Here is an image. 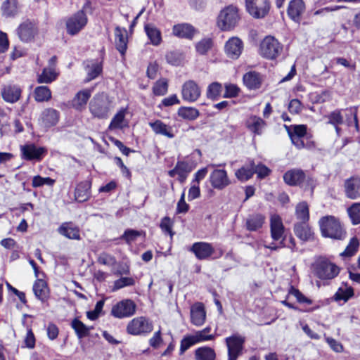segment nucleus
<instances>
[{
  "label": "nucleus",
  "instance_id": "54",
  "mask_svg": "<svg viewBox=\"0 0 360 360\" xmlns=\"http://www.w3.org/2000/svg\"><path fill=\"white\" fill-rule=\"evenodd\" d=\"M56 181L50 177H42L39 175L34 176L32 179V186L34 188L41 187L44 185L53 186Z\"/></svg>",
  "mask_w": 360,
  "mask_h": 360
},
{
  "label": "nucleus",
  "instance_id": "17",
  "mask_svg": "<svg viewBox=\"0 0 360 360\" xmlns=\"http://www.w3.org/2000/svg\"><path fill=\"white\" fill-rule=\"evenodd\" d=\"M1 94L4 101L15 103L20 100L22 89L18 85L8 84L2 88Z\"/></svg>",
  "mask_w": 360,
  "mask_h": 360
},
{
  "label": "nucleus",
  "instance_id": "39",
  "mask_svg": "<svg viewBox=\"0 0 360 360\" xmlns=\"http://www.w3.org/2000/svg\"><path fill=\"white\" fill-rule=\"evenodd\" d=\"M195 360H215L216 353L210 347H200L197 348L194 352Z\"/></svg>",
  "mask_w": 360,
  "mask_h": 360
},
{
  "label": "nucleus",
  "instance_id": "37",
  "mask_svg": "<svg viewBox=\"0 0 360 360\" xmlns=\"http://www.w3.org/2000/svg\"><path fill=\"white\" fill-rule=\"evenodd\" d=\"M71 327L74 329L79 339L88 337L89 335L90 330L93 328L92 327L86 326L78 319H74L72 321Z\"/></svg>",
  "mask_w": 360,
  "mask_h": 360
},
{
  "label": "nucleus",
  "instance_id": "12",
  "mask_svg": "<svg viewBox=\"0 0 360 360\" xmlns=\"http://www.w3.org/2000/svg\"><path fill=\"white\" fill-rule=\"evenodd\" d=\"M87 23V17L84 11H79L71 16L66 22L68 33L70 35L77 34Z\"/></svg>",
  "mask_w": 360,
  "mask_h": 360
},
{
  "label": "nucleus",
  "instance_id": "53",
  "mask_svg": "<svg viewBox=\"0 0 360 360\" xmlns=\"http://www.w3.org/2000/svg\"><path fill=\"white\" fill-rule=\"evenodd\" d=\"M222 90V86L219 82H213L210 84L207 90V96L209 98L215 100L220 96Z\"/></svg>",
  "mask_w": 360,
  "mask_h": 360
},
{
  "label": "nucleus",
  "instance_id": "21",
  "mask_svg": "<svg viewBox=\"0 0 360 360\" xmlns=\"http://www.w3.org/2000/svg\"><path fill=\"white\" fill-rule=\"evenodd\" d=\"M224 49L228 57L237 59L242 53L243 44L239 38L232 37L226 41Z\"/></svg>",
  "mask_w": 360,
  "mask_h": 360
},
{
  "label": "nucleus",
  "instance_id": "27",
  "mask_svg": "<svg viewBox=\"0 0 360 360\" xmlns=\"http://www.w3.org/2000/svg\"><path fill=\"white\" fill-rule=\"evenodd\" d=\"M304 10L305 5L302 0H292L289 3L287 13L293 21L299 22Z\"/></svg>",
  "mask_w": 360,
  "mask_h": 360
},
{
  "label": "nucleus",
  "instance_id": "8",
  "mask_svg": "<svg viewBox=\"0 0 360 360\" xmlns=\"http://www.w3.org/2000/svg\"><path fill=\"white\" fill-rule=\"evenodd\" d=\"M248 12L255 18H263L269 12V0H245Z\"/></svg>",
  "mask_w": 360,
  "mask_h": 360
},
{
  "label": "nucleus",
  "instance_id": "9",
  "mask_svg": "<svg viewBox=\"0 0 360 360\" xmlns=\"http://www.w3.org/2000/svg\"><path fill=\"white\" fill-rule=\"evenodd\" d=\"M20 155L22 160L27 161H41L47 153L44 147H38L34 143L20 146Z\"/></svg>",
  "mask_w": 360,
  "mask_h": 360
},
{
  "label": "nucleus",
  "instance_id": "61",
  "mask_svg": "<svg viewBox=\"0 0 360 360\" xmlns=\"http://www.w3.org/2000/svg\"><path fill=\"white\" fill-rule=\"evenodd\" d=\"M124 116V110H120V112H118L112 119L111 122L110 124V128L122 129Z\"/></svg>",
  "mask_w": 360,
  "mask_h": 360
},
{
  "label": "nucleus",
  "instance_id": "5",
  "mask_svg": "<svg viewBox=\"0 0 360 360\" xmlns=\"http://www.w3.org/2000/svg\"><path fill=\"white\" fill-rule=\"evenodd\" d=\"M153 329V325L145 316H139L131 320L127 326L126 330L128 334L132 335H142L150 333Z\"/></svg>",
  "mask_w": 360,
  "mask_h": 360
},
{
  "label": "nucleus",
  "instance_id": "46",
  "mask_svg": "<svg viewBox=\"0 0 360 360\" xmlns=\"http://www.w3.org/2000/svg\"><path fill=\"white\" fill-rule=\"evenodd\" d=\"M295 214L297 219L300 222H307L309 219V211L308 205L305 202H302L297 204L295 209Z\"/></svg>",
  "mask_w": 360,
  "mask_h": 360
},
{
  "label": "nucleus",
  "instance_id": "23",
  "mask_svg": "<svg viewBox=\"0 0 360 360\" xmlns=\"http://www.w3.org/2000/svg\"><path fill=\"white\" fill-rule=\"evenodd\" d=\"M84 69L86 72V78L85 82H90L98 77L103 71V65L101 61L98 60H90L84 62Z\"/></svg>",
  "mask_w": 360,
  "mask_h": 360
},
{
  "label": "nucleus",
  "instance_id": "41",
  "mask_svg": "<svg viewBox=\"0 0 360 360\" xmlns=\"http://www.w3.org/2000/svg\"><path fill=\"white\" fill-rule=\"evenodd\" d=\"M265 217L260 214H257L250 216L246 220V228L250 231H255L262 228L264 223Z\"/></svg>",
  "mask_w": 360,
  "mask_h": 360
},
{
  "label": "nucleus",
  "instance_id": "10",
  "mask_svg": "<svg viewBox=\"0 0 360 360\" xmlns=\"http://www.w3.org/2000/svg\"><path fill=\"white\" fill-rule=\"evenodd\" d=\"M89 108L94 117L106 119L109 116V104L100 96H94L90 101Z\"/></svg>",
  "mask_w": 360,
  "mask_h": 360
},
{
  "label": "nucleus",
  "instance_id": "6",
  "mask_svg": "<svg viewBox=\"0 0 360 360\" xmlns=\"http://www.w3.org/2000/svg\"><path fill=\"white\" fill-rule=\"evenodd\" d=\"M136 304L130 299L122 300L112 306L111 315L115 318L124 319L135 314Z\"/></svg>",
  "mask_w": 360,
  "mask_h": 360
},
{
  "label": "nucleus",
  "instance_id": "35",
  "mask_svg": "<svg viewBox=\"0 0 360 360\" xmlns=\"http://www.w3.org/2000/svg\"><path fill=\"white\" fill-rule=\"evenodd\" d=\"M2 14L6 18H13L18 13V0H6L1 7Z\"/></svg>",
  "mask_w": 360,
  "mask_h": 360
},
{
  "label": "nucleus",
  "instance_id": "28",
  "mask_svg": "<svg viewBox=\"0 0 360 360\" xmlns=\"http://www.w3.org/2000/svg\"><path fill=\"white\" fill-rule=\"evenodd\" d=\"M245 86L250 90L258 89L262 83V76L255 71H250L245 73L243 77Z\"/></svg>",
  "mask_w": 360,
  "mask_h": 360
},
{
  "label": "nucleus",
  "instance_id": "58",
  "mask_svg": "<svg viewBox=\"0 0 360 360\" xmlns=\"http://www.w3.org/2000/svg\"><path fill=\"white\" fill-rule=\"evenodd\" d=\"M141 235V232L134 230L127 229L124 233L120 236V239H123L126 243L130 245L132 242L135 241L138 237Z\"/></svg>",
  "mask_w": 360,
  "mask_h": 360
},
{
  "label": "nucleus",
  "instance_id": "62",
  "mask_svg": "<svg viewBox=\"0 0 360 360\" xmlns=\"http://www.w3.org/2000/svg\"><path fill=\"white\" fill-rule=\"evenodd\" d=\"M240 89L233 84H226L225 85L224 98H233L238 95Z\"/></svg>",
  "mask_w": 360,
  "mask_h": 360
},
{
  "label": "nucleus",
  "instance_id": "3",
  "mask_svg": "<svg viewBox=\"0 0 360 360\" xmlns=\"http://www.w3.org/2000/svg\"><path fill=\"white\" fill-rule=\"evenodd\" d=\"M283 46L274 37H266L260 44V55L269 60H274L283 52Z\"/></svg>",
  "mask_w": 360,
  "mask_h": 360
},
{
  "label": "nucleus",
  "instance_id": "34",
  "mask_svg": "<svg viewBox=\"0 0 360 360\" xmlns=\"http://www.w3.org/2000/svg\"><path fill=\"white\" fill-rule=\"evenodd\" d=\"M145 32L150 42L153 46H159L162 42V34L159 29H158L153 24H146L144 27Z\"/></svg>",
  "mask_w": 360,
  "mask_h": 360
},
{
  "label": "nucleus",
  "instance_id": "1",
  "mask_svg": "<svg viewBox=\"0 0 360 360\" xmlns=\"http://www.w3.org/2000/svg\"><path fill=\"white\" fill-rule=\"evenodd\" d=\"M319 226L324 237L343 240L346 236V231L340 221L333 216L321 217L319 220Z\"/></svg>",
  "mask_w": 360,
  "mask_h": 360
},
{
  "label": "nucleus",
  "instance_id": "48",
  "mask_svg": "<svg viewBox=\"0 0 360 360\" xmlns=\"http://www.w3.org/2000/svg\"><path fill=\"white\" fill-rule=\"evenodd\" d=\"M354 295V290L352 287L340 288L334 295L335 301L343 300L347 302Z\"/></svg>",
  "mask_w": 360,
  "mask_h": 360
},
{
  "label": "nucleus",
  "instance_id": "52",
  "mask_svg": "<svg viewBox=\"0 0 360 360\" xmlns=\"http://www.w3.org/2000/svg\"><path fill=\"white\" fill-rule=\"evenodd\" d=\"M342 110L340 109H337L330 114H328L326 117L328 119V124L332 125H340L344 122V117L342 115Z\"/></svg>",
  "mask_w": 360,
  "mask_h": 360
},
{
  "label": "nucleus",
  "instance_id": "44",
  "mask_svg": "<svg viewBox=\"0 0 360 360\" xmlns=\"http://www.w3.org/2000/svg\"><path fill=\"white\" fill-rule=\"evenodd\" d=\"M34 96L37 102H45L51 99V91L48 86H40L35 88Z\"/></svg>",
  "mask_w": 360,
  "mask_h": 360
},
{
  "label": "nucleus",
  "instance_id": "11",
  "mask_svg": "<svg viewBox=\"0 0 360 360\" xmlns=\"http://www.w3.org/2000/svg\"><path fill=\"white\" fill-rule=\"evenodd\" d=\"M38 32L36 23L30 20H26L19 25L16 29V34L22 42L32 41Z\"/></svg>",
  "mask_w": 360,
  "mask_h": 360
},
{
  "label": "nucleus",
  "instance_id": "63",
  "mask_svg": "<svg viewBox=\"0 0 360 360\" xmlns=\"http://www.w3.org/2000/svg\"><path fill=\"white\" fill-rule=\"evenodd\" d=\"M160 228L163 232L169 233L171 237L174 235V232L172 230V222L169 217H165L162 219Z\"/></svg>",
  "mask_w": 360,
  "mask_h": 360
},
{
  "label": "nucleus",
  "instance_id": "55",
  "mask_svg": "<svg viewBox=\"0 0 360 360\" xmlns=\"http://www.w3.org/2000/svg\"><path fill=\"white\" fill-rule=\"evenodd\" d=\"M196 344H198V342L193 334L184 336L181 341L180 354H183L191 347Z\"/></svg>",
  "mask_w": 360,
  "mask_h": 360
},
{
  "label": "nucleus",
  "instance_id": "64",
  "mask_svg": "<svg viewBox=\"0 0 360 360\" xmlns=\"http://www.w3.org/2000/svg\"><path fill=\"white\" fill-rule=\"evenodd\" d=\"M326 341L329 345L330 348L335 352H342L343 351L342 345L335 340V339L329 337L326 338Z\"/></svg>",
  "mask_w": 360,
  "mask_h": 360
},
{
  "label": "nucleus",
  "instance_id": "36",
  "mask_svg": "<svg viewBox=\"0 0 360 360\" xmlns=\"http://www.w3.org/2000/svg\"><path fill=\"white\" fill-rule=\"evenodd\" d=\"M33 291L36 297L41 301H45L48 297V287L42 279H37L33 285Z\"/></svg>",
  "mask_w": 360,
  "mask_h": 360
},
{
  "label": "nucleus",
  "instance_id": "43",
  "mask_svg": "<svg viewBox=\"0 0 360 360\" xmlns=\"http://www.w3.org/2000/svg\"><path fill=\"white\" fill-rule=\"evenodd\" d=\"M167 62L174 66L181 65L184 60V53L178 50L171 51L167 53L165 56Z\"/></svg>",
  "mask_w": 360,
  "mask_h": 360
},
{
  "label": "nucleus",
  "instance_id": "60",
  "mask_svg": "<svg viewBox=\"0 0 360 360\" xmlns=\"http://www.w3.org/2000/svg\"><path fill=\"white\" fill-rule=\"evenodd\" d=\"M254 174H257L259 179H264L271 173V170L264 165L259 163L256 165L254 162Z\"/></svg>",
  "mask_w": 360,
  "mask_h": 360
},
{
  "label": "nucleus",
  "instance_id": "15",
  "mask_svg": "<svg viewBox=\"0 0 360 360\" xmlns=\"http://www.w3.org/2000/svg\"><path fill=\"white\" fill-rule=\"evenodd\" d=\"M210 181L212 186L218 190H222L231 184L226 171L218 169L211 173Z\"/></svg>",
  "mask_w": 360,
  "mask_h": 360
},
{
  "label": "nucleus",
  "instance_id": "4",
  "mask_svg": "<svg viewBox=\"0 0 360 360\" xmlns=\"http://www.w3.org/2000/svg\"><path fill=\"white\" fill-rule=\"evenodd\" d=\"M239 19L237 7L230 5L220 12L217 19V25L221 30H229L237 25Z\"/></svg>",
  "mask_w": 360,
  "mask_h": 360
},
{
  "label": "nucleus",
  "instance_id": "14",
  "mask_svg": "<svg viewBox=\"0 0 360 360\" xmlns=\"http://www.w3.org/2000/svg\"><path fill=\"white\" fill-rule=\"evenodd\" d=\"M201 94L198 85L193 80L186 82L181 89V96L184 101L193 103L196 101Z\"/></svg>",
  "mask_w": 360,
  "mask_h": 360
},
{
  "label": "nucleus",
  "instance_id": "38",
  "mask_svg": "<svg viewBox=\"0 0 360 360\" xmlns=\"http://www.w3.org/2000/svg\"><path fill=\"white\" fill-rule=\"evenodd\" d=\"M295 234L302 240H308L311 235L312 232L310 227L307 224V222H300L295 224L294 226Z\"/></svg>",
  "mask_w": 360,
  "mask_h": 360
},
{
  "label": "nucleus",
  "instance_id": "29",
  "mask_svg": "<svg viewBox=\"0 0 360 360\" xmlns=\"http://www.w3.org/2000/svg\"><path fill=\"white\" fill-rule=\"evenodd\" d=\"M90 181H84L78 184L75 191V200L79 202L87 201L91 197Z\"/></svg>",
  "mask_w": 360,
  "mask_h": 360
},
{
  "label": "nucleus",
  "instance_id": "26",
  "mask_svg": "<svg viewBox=\"0 0 360 360\" xmlns=\"http://www.w3.org/2000/svg\"><path fill=\"white\" fill-rule=\"evenodd\" d=\"M305 173L299 169L286 172L283 175L284 181L290 186H300L305 180Z\"/></svg>",
  "mask_w": 360,
  "mask_h": 360
},
{
  "label": "nucleus",
  "instance_id": "20",
  "mask_svg": "<svg viewBox=\"0 0 360 360\" xmlns=\"http://www.w3.org/2000/svg\"><path fill=\"white\" fill-rule=\"evenodd\" d=\"M115 43L117 50L120 53L122 58H124L127 49V32L124 27L117 26L115 28Z\"/></svg>",
  "mask_w": 360,
  "mask_h": 360
},
{
  "label": "nucleus",
  "instance_id": "51",
  "mask_svg": "<svg viewBox=\"0 0 360 360\" xmlns=\"http://www.w3.org/2000/svg\"><path fill=\"white\" fill-rule=\"evenodd\" d=\"M359 247V241L356 238L354 237L350 240L349 243L346 247L345 251L340 254V255L342 257H350L356 252Z\"/></svg>",
  "mask_w": 360,
  "mask_h": 360
},
{
  "label": "nucleus",
  "instance_id": "24",
  "mask_svg": "<svg viewBox=\"0 0 360 360\" xmlns=\"http://www.w3.org/2000/svg\"><path fill=\"white\" fill-rule=\"evenodd\" d=\"M271 236L274 240H281L284 234V226L281 217L276 214H271L270 218Z\"/></svg>",
  "mask_w": 360,
  "mask_h": 360
},
{
  "label": "nucleus",
  "instance_id": "22",
  "mask_svg": "<svg viewBox=\"0 0 360 360\" xmlns=\"http://www.w3.org/2000/svg\"><path fill=\"white\" fill-rule=\"evenodd\" d=\"M245 125L254 136H256L262 134L266 123L260 117L252 115L245 120Z\"/></svg>",
  "mask_w": 360,
  "mask_h": 360
},
{
  "label": "nucleus",
  "instance_id": "13",
  "mask_svg": "<svg viewBox=\"0 0 360 360\" xmlns=\"http://www.w3.org/2000/svg\"><path fill=\"white\" fill-rule=\"evenodd\" d=\"M59 118V111L52 108H47L41 111L38 122L41 127L48 129L56 125Z\"/></svg>",
  "mask_w": 360,
  "mask_h": 360
},
{
  "label": "nucleus",
  "instance_id": "25",
  "mask_svg": "<svg viewBox=\"0 0 360 360\" xmlns=\"http://www.w3.org/2000/svg\"><path fill=\"white\" fill-rule=\"evenodd\" d=\"M206 319V312L202 303H195L191 308V321L195 326H201Z\"/></svg>",
  "mask_w": 360,
  "mask_h": 360
},
{
  "label": "nucleus",
  "instance_id": "56",
  "mask_svg": "<svg viewBox=\"0 0 360 360\" xmlns=\"http://www.w3.org/2000/svg\"><path fill=\"white\" fill-rule=\"evenodd\" d=\"M135 285V280L131 277H122L114 282L113 291L120 290L124 287Z\"/></svg>",
  "mask_w": 360,
  "mask_h": 360
},
{
  "label": "nucleus",
  "instance_id": "31",
  "mask_svg": "<svg viewBox=\"0 0 360 360\" xmlns=\"http://www.w3.org/2000/svg\"><path fill=\"white\" fill-rule=\"evenodd\" d=\"M172 33L179 38L191 39L194 36L195 29L188 23L177 24L173 27Z\"/></svg>",
  "mask_w": 360,
  "mask_h": 360
},
{
  "label": "nucleus",
  "instance_id": "16",
  "mask_svg": "<svg viewBox=\"0 0 360 360\" xmlns=\"http://www.w3.org/2000/svg\"><path fill=\"white\" fill-rule=\"evenodd\" d=\"M190 250L200 260L208 259L214 252L212 245L205 242H196L193 243Z\"/></svg>",
  "mask_w": 360,
  "mask_h": 360
},
{
  "label": "nucleus",
  "instance_id": "40",
  "mask_svg": "<svg viewBox=\"0 0 360 360\" xmlns=\"http://www.w3.org/2000/svg\"><path fill=\"white\" fill-rule=\"evenodd\" d=\"M91 97V91L85 89L79 91L72 101V105L77 110H81Z\"/></svg>",
  "mask_w": 360,
  "mask_h": 360
},
{
  "label": "nucleus",
  "instance_id": "45",
  "mask_svg": "<svg viewBox=\"0 0 360 360\" xmlns=\"http://www.w3.org/2000/svg\"><path fill=\"white\" fill-rule=\"evenodd\" d=\"M178 115L183 119L195 120L199 117L200 112L198 109L193 107H181L178 110Z\"/></svg>",
  "mask_w": 360,
  "mask_h": 360
},
{
  "label": "nucleus",
  "instance_id": "7",
  "mask_svg": "<svg viewBox=\"0 0 360 360\" xmlns=\"http://www.w3.org/2000/svg\"><path fill=\"white\" fill-rule=\"evenodd\" d=\"M245 341V338L237 333L225 339L228 349V360H237L242 354Z\"/></svg>",
  "mask_w": 360,
  "mask_h": 360
},
{
  "label": "nucleus",
  "instance_id": "19",
  "mask_svg": "<svg viewBox=\"0 0 360 360\" xmlns=\"http://www.w3.org/2000/svg\"><path fill=\"white\" fill-rule=\"evenodd\" d=\"M345 195L347 198L355 200L360 198V178L353 176L345 181Z\"/></svg>",
  "mask_w": 360,
  "mask_h": 360
},
{
  "label": "nucleus",
  "instance_id": "57",
  "mask_svg": "<svg viewBox=\"0 0 360 360\" xmlns=\"http://www.w3.org/2000/svg\"><path fill=\"white\" fill-rule=\"evenodd\" d=\"M212 46V41L210 39L206 38L200 41L195 45L196 51L200 55H205L211 49Z\"/></svg>",
  "mask_w": 360,
  "mask_h": 360
},
{
  "label": "nucleus",
  "instance_id": "50",
  "mask_svg": "<svg viewBox=\"0 0 360 360\" xmlns=\"http://www.w3.org/2000/svg\"><path fill=\"white\" fill-rule=\"evenodd\" d=\"M347 212L353 224L360 223V202L353 203L348 209Z\"/></svg>",
  "mask_w": 360,
  "mask_h": 360
},
{
  "label": "nucleus",
  "instance_id": "59",
  "mask_svg": "<svg viewBox=\"0 0 360 360\" xmlns=\"http://www.w3.org/2000/svg\"><path fill=\"white\" fill-rule=\"evenodd\" d=\"M289 295H293L300 303L311 304L312 300L304 295L298 289L291 287L289 290Z\"/></svg>",
  "mask_w": 360,
  "mask_h": 360
},
{
  "label": "nucleus",
  "instance_id": "47",
  "mask_svg": "<svg viewBox=\"0 0 360 360\" xmlns=\"http://www.w3.org/2000/svg\"><path fill=\"white\" fill-rule=\"evenodd\" d=\"M211 327L207 326L202 330L195 331L194 335L198 343L206 341L213 340L215 338L214 335L210 334Z\"/></svg>",
  "mask_w": 360,
  "mask_h": 360
},
{
  "label": "nucleus",
  "instance_id": "33",
  "mask_svg": "<svg viewBox=\"0 0 360 360\" xmlns=\"http://www.w3.org/2000/svg\"><path fill=\"white\" fill-rule=\"evenodd\" d=\"M60 234L69 239L79 240L80 231L77 226L71 223H64L58 229Z\"/></svg>",
  "mask_w": 360,
  "mask_h": 360
},
{
  "label": "nucleus",
  "instance_id": "49",
  "mask_svg": "<svg viewBox=\"0 0 360 360\" xmlns=\"http://www.w3.org/2000/svg\"><path fill=\"white\" fill-rule=\"evenodd\" d=\"M167 90L168 82L165 78L158 80L153 87V92L155 96H163L167 94Z\"/></svg>",
  "mask_w": 360,
  "mask_h": 360
},
{
  "label": "nucleus",
  "instance_id": "2",
  "mask_svg": "<svg viewBox=\"0 0 360 360\" xmlns=\"http://www.w3.org/2000/svg\"><path fill=\"white\" fill-rule=\"evenodd\" d=\"M312 269L314 275L322 280L333 279L340 272V269L337 265L323 257L315 260L312 264Z\"/></svg>",
  "mask_w": 360,
  "mask_h": 360
},
{
  "label": "nucleus",
  "instance_id": "30",
  "mask_svg": "<svg viewBox=\"0 0 360 360\" xmlns=\"http://www.w3.org/2000/svg\"><path fill=\"white\" fill-rule=\"evenodd\" d=\"M149 126L156 134L162 135L169 139H172L174 137L172 127L165 124L160 120L149 122Z\"/></svg>",
  "mask_w": 360,
  "mask_h": 360
},
{
  "label": "nucleus",
  "instance_id": "42",
  "mask_svg": "<svg viewBox=\"0 0 360 360\" xmlns=\"http://www.w3.org/2000/svg\"><path fill=\"white\" fill-rule=\"evenodd\" d=\"M58 73L56 72V68H45L42 72L38 76V83L49 84L56 79Z\"/></svg>",
  "mask_w": 360,
  "mask_h": 360
},
{
  "label": "nucleus",
  "instance_id": "18",
  "mask_svg": "<svg viewBox=\"0 0 360 360\" xmlns=\"http://www.w3.org/2000/svg\"><path fill=\"white\" fill-rule=\"evenodd\" d=\"M193 170L192 166L187 162L178 161L174 168L168 172L171 177L178 175V180L181 184H184L187 179L189 173Z\"/></svg>",
  "mask_w": 360,
  "mask_h": 360
},
{
  "label": "nucleus",
  "instance_id": "32",
  "mask_svg": "<svg viewBox=\"0 0 360 360\" xmlns=\"http://www.w3.org/2000/svg\"><path fill=\"white\" fill-rule=\"evenodd\" d=\"M254 160H248L241 168L236 171L235 175L240 181H246L254 175Z\"/></svg>",
  "mask_w": 360,
  "mask_h": 360
}]
</instances>
